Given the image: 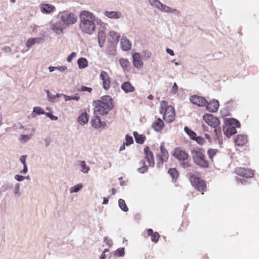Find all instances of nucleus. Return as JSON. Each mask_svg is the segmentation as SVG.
I'll use <instances>...</instances> for the list:
<instances>
[{
    "label": "nucleus",
    "mask_w": 259,
    "mask_h": 259,
    "mask_svg": "<svg viewBox=\"0 0 259 259\" xmlns=\"http://www.w3.org/2000/svg\"><path fill=\"white\" fill-rule=\"evenodd\" d=\"M79 28L82 32L92 34L95 29V17L94 14L87 11H82L79 14Z\"/></svg>",
    "instance_id": "nucleus-1"
},
{
    "label": "nucleus",
    "mask_w": 259,
    "mask_h": 259,
    "mask_svg": "<svg viewBox=\"0 0 259 259\" xmlns=\"http://www.w3.org/2000/svg\"><path fill=\"white\" fill-rule=\"evenodd\" d=\"M94 113L96 115H104L113 107V100L109 96H104L100 100H95L93 103Z\"/></svg>",
    "instance_id": "nucleus-2"
},
{
    "label": "nucleus",
    "mask_w": 259,
    "mask_h": 259,
    "mask_svg": "<svg viewBox=\"0 0 259 259\" xmlns=\"http://www.w3.org/2000/svg\"><path fill=\"white\" fill-rule=\"evenodd\" d=\"M191 153L193 162L198 166L207 168L209 167V162L205 155V151L202 148H195L191 150Z\"/></svg>",
    "instance_id": "nucleus-3"
},
{
    "label": "nucleus",
    "mask_w": 259,
    "mask_h": 259,
    "mask_svg": "<svg viewBox=\"0 0 259 259\" xmlns=\"http://www.w3.org/2000/svg\"><path fill=\"white\" fill-rule=\"evenodd\" d=\"M159 113L163 115V119L166 122L171 123L175 119L176 112L174 107L168 105L165 101L160 102Z\"/></svg>",
    "instance_id": "nucleus-4"
},
{
    "label": "nucleus",
    "mask_w": 259,
    "mask_h": 259,
    "mask_svg": "<svg viewBox=\"0 0 259 259\" xmlns=\"http://www.w3.org/2000/svg\"><path fill=\"white\" fill-rule=\"evenodd\" d=\"M59 15L63 25L66 27L75 24L78 19L74 13L68 11L60 12Z\"/></svg>",
    "instance_id": "nucleus-5"
},
{
    "label": "nucleus",
    "mask_w": 259,
    "mask_h": 259,
    "mask_svg": "<svg viewBox=\"0 0 259 259\" xmlns=\"http://www.w3.org/2000/svg\"><path fill=\"white\" fill-rule=\"evenodd\" d=\"M240 126V123L237 120L233 118L229 119L227 121L225 125L223 126L224 134L227 137H230L237 133L236 128Z\"/></svg>",
    "instance_id": "nucleus-6"
},
{
    "label": "nucleus",
    "mask_w": 259,
    "mask_h": 259,
    "mask_svg": "<svg viewBox=\"0 0 259 259\" xmlns=\"http://www.w3.org/2000/svg\"><path fill=\"white\" fill-rule=\"evenodd\" d=\"M190 181L192 185L201 194H204V192L206 190L207 186L205 181L198 177L195 175H192L190 177Z\"/></svg>",
    "instance_id": "nucleus-7"
},
{
    "label": "nucleus",
    "mask_w": 259,
    "mask_h": 259,
    "mask_svg": "<svg viewBox=\"0 0 259 259\" xmlns=\"http://www.w3.org/2000/svg\"><path fill=\"white\" fill-rule=\"evenodd\" d=\"M234 173L244 179H250L254 177V171L250 168L237 167L234 169Z\"/></svg>",
    "instance_id": "nucleus-8"
},
{
    "label": "nucleus",
    "mask_w": 259,
    "mask_h": 259,
    "mask_svg": "<svg viewBox=\"0 0 259 259\" xmlns=\"http://www.w3.org/2000/svg\"><path fill=\"white\" fill-rule=\"evenodd\" d=\"M203 119L211 127H217L220 124L218 118L210 114H205L203 116Z\"/></svg>",
    "instance_id": "nucleus-9"
},
{
    "label": "nucleus",
    "mask_w": 259,
    "mask_h": 259,
    "mask_svg": "<svg viewBox=\"0 0 259 259\" xmlns=\"http://www.w3.org/2000/svg\"><path fill=\"white\" fill-rule=\"evenodd\" d=\"M144 158L148 162L149 165L153 167L155 164V160L153 153L148 146L144 149Z\"/></svg>",
    "instance_id": "nucleus-10"
},
{
    "label": "nucleus",
    "mask_w": 259,
    "mask_h": 259,
    "mask_svg": "<svg viewBox=\"0 0 259 259\" xmlns=\"http://www.w3.org/2000/svg\"><path fill=\"white\" fill-rule=\"evenodd\" d=\"M160 152L157 155L158 160L162 163L167 161L169 155L167 150L166 149L163 142H161L160 145Z\"/></svg>",
    "instance_id": "nucleus-11"
},
{
    "label": "nucleus",
    "mask_w": 259,
    "mask_h": 259,
    "mask_svg": "<svg viewBox=\"0 0 259 259\" xmlns=\"http://www.w3.org/2000/svg\"><path fill=\"white\" fill-rule=\"evenodd\" d=\"M190 102L193 104L199 107H204L206 105L207 101L204 97L197 95L192 96L190 98Z\"/></svg>",
    "instance_id": "nucleus-12"
},
{
    "label": "nucleus",
    "mask_w": 259,
    "mask_h": 259,
    "mask_svg": "<svg viewBox=\"0 0 259 259\" xmlns=\"http://www.w3.org/2000/svg\"><path fill=\"white\" fill-rule=\"evenodd\" d=\"M173 155L180 161L187 160L189 158L188 154L180 148L175 149Z\"/></svg>",
    "instance_id": "nucleus-13"
},
{
    "label": "nucleus",
    "mask_w": 259,
    "mask_h": 259,
    "mask_svg": "<svg viewBox=\"0 0 259 259\" xmlns=\"http://www.w3.org/2000/svg\"><path fill=\"white\" fill-rule=\"evenodd\" d=\"M100 77L103 81V88L105 90H108L110 87V78L107 72L102 71L101 72Z\"/></svg>",
    "instance_id": "nucleus-14"
},
{
    "label": "nucleus",
    "mask_w": 259,
    "mask_h": 259,
    "mask_svg": "<svg viewBox=\"0 0 259 259\" xmlns=\"http://www.w3.org/2000/svg\"><path fill=\"white\" fill-rule=\"evenodd\" d=\"M205 106L208 111L211 112H215L219 109V103L217 100H212L209 102H207Z\"/></svg>",
    "instance_id": "nucleus-15"
},
{
    "label": "nucleus",
    "mask_w": 259,
    "mask_h": 259,
    "mask_svg": "<svg viewBox=\"0 0 259 259\" xmlns=\"http://www.w3.org/2000/svg\"><path fill=\"white\" fill-rule=\"evenodd\" d=\"M164 126L163 121L160 118H156L155 120L152 123V127L154 131L157 132H161Z\"/></svg>",
    "instance_id": "nucleus-16"
},
{
    "label": "nucleus",
    "mask_w": 259,
    "mask_h": 259,
    "mask_svg": "<svg viewBox=\"0 0 259 259\" xmlns=\"http://www.w3.org/2000/svg\"><path fill=\"white\" fill-rule=\"evenodd\" d=\"M133 64L137 68H141L143 65V63L141 59L140 54L138 53H135L133 55Z\"/></svg>",
    "instance_id": "nucleus-17"
},
{
    "label": "nucleus",
    "mask_w": 259,
    "mask_h": 259,
    "mask_svg": "<svg viewBox=\"0 0 259 259\" xmlns=\"http://www.w3.org/2000/svg\"><path fill=\"white\" fill-rule=\"evenodd\" d=\"M247 141V137L246 135H237L235 140V144L239 146H242L245 145Z\"/></svg>",
    "instance_id": "nucleus-18"
},
{
    "label": "nucleus",
    "mask_w": 259,
    "mask_h": 259,
    "mask_svg": "<svg viewBox=\"0 0 259 259\" xmlns=\"http://www.w3.org/2000/svg\"><path fill=\"white\" fill-rule=\"evenodd\" d=\"M66 27L63 25V23H62L60 22H57L52 24L51 26L52 29L57 33L62 32L63 29Z\"/></svg>",
    "instance_id": "nucleus-19"
},
{
    "label": "nucleus",
    "mask_w": 259,
    "mask_h": 259,
    "mask_svg": "<svg viewBox=\"0 0 259 259\" xmlns=\"http://www.w3.org/2000/svg\"><path fill=\"white\" fill-rule=\"evenodd\" d=\"M147 235L149 236H151V240L152 242L155 243H157L159 241L160 235L157 232H153L151 229H148L147 231Z\"/></svg>",
    "instance_id": "nucleus-20"
},
{
    "label": "nucleus",
    "mask_w": 259,
    "mask_h": 259,
    "mask_svg": "<svg viewBox=\"0 0 259 259\" xmlns=\"http://www.w3.org/2000/svg\"><path fill=\"white\" fill-rule=\"evenodd\" d=\"M121 89L126 93H132L135 91L134 87L130 81H126L121 84Z\"/></svg>",
    "instance_id": "nucleus-21"
},
{
    "label": "nucleus",
    "mask_w": 259,
    "mask_h": 259,
    "mask_svg": "<svg viewBox=\"0 0 259 259\" xmlns=\"http://www.w3.org/2000/svg\"><path fill=\"white\" fill-rule=\"evenodd\" d=\"M55 7L50 4H42L41 7V10L44 13L50 14L55 10Z\"/></svg>",
    "instance_id": "nucleus-22"
},
{
    "label": "nucleus",
    "mask_w": 259,
    "mask_h": 259,
    "mask_svg": "<svg viewBox=\"0 0 259 259\" xmlns=\"http://www.w3.org/2000/svg\"><path fill=\"white\" fill-rule=\"evenodd\" d=\"M120 44L121 48L124 51H128L131 49V42L129 40L124 37L121 38Z\"/></svg>",
    "instance_id": "nucleus-23"
},
{
    "label": "nucleus",
    "mask_w": 259,
    "mask_h": 259,
    "mask_svg": "<svg viewBox=\"0 0 259 259\" xmlns=\"http://www.w3.org/2000/svg\"><path fill=\"white\" fill-rule=\"evenodd\" d=\"M92 124L95 128H100L105 125V123L101 121L99 115H96L95 118L92 120Z\"/></svg>",
    "instance_id": "nucleus-24"
},
{
    "label": "nucleus",
    "mask_w": 259,
    "mask_h": 259,
    "mask_svg": "<svg viewBox=\"0 0 259 259\" xmlns=\"http://www.w3.org/2000/svg\"><path fill=\"white\" fill-rule=\"evenodd\" d=\"M105 15L110 19H119L121 16V13L117 11H106L104 13Z\"/></svg>",
    "instance_id": "nucleus-25"
},
{
    "label": "nucleus",
    "mask_w": 259,
    "mask_h": 259,
    "mask_svg": "<svg viewBox=\"0 0 259 259\" xmlns=\"http://www.w3.org/2000/svg\"><path fill=\"white\" fill-rule=\"evenodd\" d=\"M89 116L86 112H83L79 116L78 121L81 125H84L88 122Z\"/></svg>",
    "instance_id": "nucleus-26"
},
{
    "label": "nucleus",
    "mask_w": 259,
    "mask_h": 259,
    "mask_svg": "<svg viewBox=\"0 0 259 259\" xmlns=\"http://www.w3.org/2000/svg\"><path fill=\"white\" fill-rule=\"evenodd\" d=\"M136 143L142 144L146 140V136L144 135H139L137 132L133 133Z\"/></svg>",
    "instance_id": "nucleus-27"
},
{
    "label": "nucleus",
    "mask_w": 259,
    "mask_h": 259,
    "mask_svg": "<svg viewBox=\"0 0 259 259\" xmlns=\"http://www.w3.org/2000/svg\"><path fill=\"white\" fill-rule=\"evenodd\" d=\"M42 38L38 37V38H30L28 39L26 43V45L28 48L31 47L33 45H34L35 43H39Z\"/></svg>",
    "instance_id": "nucleus-28"
},
{
    "label": "nucleus",
    "mask_w": 259,
    "mask_h": 259,
    "mask_svg": "<svg viewBox=\"0 0 259 259\" xmlns=\"http://www.w3.org/2000/svg\"><path fill=\"white\" fill-rule=\"evenodd\" d=\"M77 63L79 68H84L88 66V61L84 58H79Z\"/></svg>",
    "instance_id": "nucleus-29"
},
{
    "label": "nucleus",
    "mask_w": 259,
    "mask_h": 259,
    "mask_svg": "<svg viewBox=\"0 0 259 259\" xmlns=\"http://www.w3.org/2000/svg\"><path fill=\"white\" fill-rule=\"evenodd\" d=\"M106 39V34L103 31H100L98 33V42L100 46L102 47Z\"/></svg>",
    "instance_id": "nucleus-30"
},
{
    "label": "nucleus",
    "mask_w": 259,
    "mask_h": 259,
    "mask_svg": "<svg viewBox=\"0 0 259 259\" xmlns=\"http://www.w3.org/2000/svg\"><path fill=\"white\" fill-rule=\"evenodd\" d=\"M218 152V150L217 149L210 148L207 150V155L211 161L213 160V157Z\"/></svg>",
    "instance_id": "nucleus-31"
},
{
    "label": "nucleus",
    "mask_w": 259,
    "mask_h": 259,
    "mask_svg": "<svg viewBox=\"0 0 259 259\" xmlns=\"http://www.w3.org/2000/svg\"><path fill=\"white\" fill-rule=\"evenodd\" d=\"M160 10L166 13H174L177 11L176 9H172L170 7H168L163 4H162Z\"/></svg>",
    "instance_id": "nucleus-32"
},
{
    "label": "nucleus",
    "mask_w": 259,
    "mask_h": 259,
    "mask_svg": "<svg viewBox=\"0 0 259 259\" xmlns=\"http://www.w3.org/2000/svg\"><path fill=\"white\" fill-rule=\"evenodd\" d=\"M109 35L112 38V41L114 42L118 41L120 37V34L115 31H111Z\"/></svg>",
    "instance_id": "nucleus-33"
},
{
    "label": "nucleus",
    "mask_w": 259,
    "mask_h": 259,
    "mask_svg": "<svg viewBox=\"0 0 259 259\" xmlns=\"http://www.w3.org/2000/svg\"><path fill=\"white\" fill-rule=\"evenodd\" d=\"M184 130L192 140H194L197 137V134L191 130L189 129L188 127H185Z\"/></svg>",
    "instance_id": "nucleus-34"
},
{
    "label": "nucleus",
    "mask_w": 259,
    "mask_h": 259,
    "mask_svg": "<svg viewBox=\"0 0 259 259\" xmlns=\"http://www.w3.org/2000/svg\"><path fill=\"white\" fill-rule=\"evenodd\" d=\"M119 62L122 67L124 69H127L130 65V62L128 59L125 58H121L119 60Z\"/></svg>",
    "instance_id": "nucleus-35"
},
{
    "label": "nucleus",
    "mask_w": 259,
    "mask_h": 259,
    "mask_svg": "<svg viewBox=\"0 0 259 259\" xmlns=\"http://www.w3.org/2000/svg\"><path fill=\"white\" fill-rule=\"evenodd\" d=\"M118 205L119 207L124 211H127L128 210V208L127 206L126 205V203L124 200L122 199H120L118 200Z\"/></svg>",
    "instance_id": "nucleus-36"
},
{
    "label": "nucleus",
    "mask_w": 259,
    "mask_h": 259,
    "mask_svg": "<svg viewBox=\"0 0 259 259\" xmlns=\"http://www.w3.org/2000/svg\"><path fill=\"white\" fill-rule=\"evenodd\" d=\"M79 164L81 167V170L84 173H87L90 170V167L86 165L84 161H81L79 162Z\"/></svg>",
    "instance_id": "nucleus-37"
},
{
    "label": "nucleus",
    "mask_w": 259,
    "mask_h": 259,
    "mask_svg": "<svg viewBox=\"0 0 259 259\" xmlns=\"http://www.w3.org/2000/svg\"><path fill=\"white\" fill-rule=\"evenodd\" d=\"M150 4L160 10L162 6V3L158 0H149Z\"/></svg>",
    "instance_id": "nucleus-38"
},
{
    "label": "nucleus",
    "mask_w": 259,
    "mask_h": 259,
    "mask_svg": "<svg viewBox=\"0 0 259 259\" xmlns=\"http://www.w3.org/2000/svg\"><path fill=\"white\" fill-rule=\"evenodd\" d=\"M168 173L173 179L177 178L178 176V172L176 168H170L168 171Z\"/></svg>",
    "instance_id": "nucleus-39"
},
{
    "label": "nucleus",
    "mask_w": 259,
    "mask_h": 259,
    "mask_svg": "<svg viewBox=\"0 0 259 259\" xmlns=\"http://www.w3.org/2000/svg\"><path fill=\"white\" fill-rule=\"evenodd\" d=\"M82 185L81 184H77L71 188L70 192H77L82 188Z\"/></svg>",
    "instance_id": "nucleus-40"
},
{
    "label": "nucleus",
    "mask_w": 259,
    "mask_h": 259,
    "mask_svg": "<svg viewBox=\"0 0 259 259\" xmlns=\"http://www.w3.org/2000/svg\"><path fill=\"white\" fill-rule=\"evenodd\" d=\"M115 255L120 257L124 255V249L123 248H119L115 251Z\"/></svg>",
    "instance_id": "nucleus-41"
},
{
    "label": "nucleus",
    "mask_w": 259,
    "mask_h": 259,
    "mask_svg": "<svg viewBox=\"0 0 259 259\" xmlns=\"http://www.w3.org/2000/svg\"><path fill=\"white\" fill-rule=\"evenodd\" d=\"M133 142L134 140L133 137L131 136L126 135L125 137V142L124 144H125L126 146H128L133 144Z\"/></svg>",
    "instance_id": "nucleus-42"
},
{
    "label": "nucleus",
    "mask_w": 259,
    "mask_h": 259,
    "mask_svg": "<svg viewBox=\"0 0 259 259\" xmlns=\"http://www.w3.org/2000/svg\"><path fill=\"white\" fill-rule=\"evenodd\" d=\"M33 112L37 114H43L45 113L44 109L40 107H35L33 108Z\"/></svg>",
    "instance_id": "nucleus-43"
},
{
    "label": "nucleus",
    "mask_w": 259,
    "mask_h": 259,
    "mask_svg": "<svg viewBox=\"0 0 259 259\" xmlns=\"http://www.w3.org/2000/svg\"><path fill=\"white\" fill-rule=\"evenodd\" d=\"M31 137V135H22L20 136V140L22 142H26L29 139H30Z\"/></svg>",
    "instance_id": "nucleus-44"
},
{
    "label": "nucleus",
    "mask_w": 259,
    "mask_h": 259,
    "mask_svg": "<svg viewBox=\"0 0 259 259\" xmlns=\"http://www.w3.org/2000/svg\"><path fill=\"white\" fill-rule=\"evenodd\" d=\"M181 166L184 168H188L191 166V163L189 161H181Z\"/></svg>",
    "instance_id": "nucleus-45"
},
{
    "label": "nucleus",
    "mask_w": 259,
    "mask_h": 259,
    "mask_svg": "<svg viewBox=\"0 0 259 259\" xmlns=\"http://www.w3.org/2000/svg\"><path fill=\"white\" fill-rule=\"evenodd\" d=\"M214 128V132L215 134V136L218 139H220V137H221V130L220 127H219L218 126L217 127H213Z\"/></svg>",
    "instance_id": "nucleus-46"
},
{
    "label": "nucleus",
    "mask_w": 259,
    "mask_h": 259,
    "mask_svg": "<svg viewBox=\"0 0 259 259\" xmlns=\"http://www.w3.org/2000/svg\"><path fill=\"white\" fill-rule=\"evenodd\" d=\"M194 140L199 145H203L205 142L204 138L200 136H197Z\"/></svg>",
    "instance_id": "nucleus-47"
},
{
    "label": "nucleus",
    "mask_w": 259,
    "mask_h": 259,
    "mask_svg": "<svg viewBox=\"0 0 259 259\" xmlns=\"http://www.w3.org/2000/svg\"><path fill=\"white\" fill-rule=\"evenodd\" d=\"M143 166L138 168V171L140 173H144L148 170V167L145 164V162H143Z\"/></svg>",
    "instance_id": "nucleus-48"
},
{
    "label": "nucleus",
    "mask_w": 259,
    "mask_h": 259,
    "mask_svg": "<svg viewBox=\"0 0 259 259\" xmlns=\"http://www.w3.org/2000/svg\"><path fill=\"white\" fill-rule=\"evenodd\" d=\"M178 91V86L177 84L175 82L174 83V85L171 88V92L173 94H176Z\"/></svg>",
    "instance_id": "nucleus-49"
},
{
    "label": "nucleus",
    "mask_w": 259,
    "mask_h": 259,
    "mask_svg": "<svg viewBox=\"0 0 259 259\" xmlns=\"http://www.w3.org/2000/svg\"><path fill=\"white\" fill-rule=\"evenodd\" d=\"M76 56V53L75 52L72 53L70 55H69L67 57V60L69 62H71L72 59L75 57Z\"/></svg>",
    "instance_id": "nucleus-50"
},
{
    "label": "nucleus",
    "mask_w": 259,
    "mask_h": 259,
    "mask_svg": "<svg viewBox=\"0 0 259 259\" xmlns=\"http://www.w3.org/2000/svg\"><path fill=\"white\" fill-rule=\"evenodd\" d=\"M246 179H244V178H238V177H236V181L237 182H238V183H241V184L242 185H244L246 183V180H245Z\"/></svg>",
    "instance_id": "nucleus-51"
},
{
    "label": "nucleus",
    "mask_w": 259,
    "mask_h": 259,
    "mask_svg": "<svg viewBox=\"0 0 259 259\" xmlns=\"http://www.w3.org/2000/svg\"><path fill=\"white\" fill-rule=\"evenodd\" d=\"M15 179L18 181H22L24 179V177L17 175L15 176Z\"/></svg>",
    "instance_id": "nucleus-52"
},
{
    "label": "nucleus",
    "mask_w": 259,
    "mask_h": 259,
    "mask_svg": "<svg viewBox=\"0 0 259 259\" xmlns=\"http://www.w3.org/2000/svg\"><path fill=\"white\" fill-rule=\"evenodd\" d=\"M26 155H22L20 158V160L21 161V162L23 163V165L26 164Z\"/></svg>",
    "instance_id": "nucleus-53"
},
{
    "label": "nucleus",
    "mask_w": 259,
    "mask_h": 259,
    "mask_svg": "<svg viewBox=\"0 0 259 259\" xmlns=\"http://www.w3.org/2000/svg\"><path fill=\"white\" fill-rule=\"evenodd\" d=\"M47 93L50 100L51 101H54L55 99L56 98L55 96L51 95L49 91L47 92Z\"/></svg>",
    "instance_id": "nucleus-54"
},
{
    "label": "nucleus",
    "mask_w": 259,
    "mask_h": 259,
    "mask_svg": "<svg viewBox=\"0 0 259 259\" xmlns=\"http://www.w3.org/2000/svg\"><path fill=\"white\" fill-rule=\"evenodd\" d=\"M82 91H87L89 93H91L92 91V89L91 88H88L86 87H83L81 88Z\"/></svg>",
    "instance_id": "nucleus-55"
},
{
    "label": "nucleus",
    "mask_w": 259,
    "mask_h": 259,
    "mask_svg": "<svg viewBox=\"0 0 259 259\" xmlns=\"http://www.w3.org/2000/svg\"><path fill=\"white\" fill-rule=\"evenodd\" d=\"M166 52L169 54L171 56H174V51L170 49H166Z\"/></svg>",
    "instance_id": "nucleus-56"
},
{
    "label": "nucleus",
    "mask_w": 259,
    "mask_h": 259,
    "mask_svg": "<svg viewBox=\"0 0 259 259\" xmlns=\"http://www.w3.org/2000/svg\"><path fill=\"white\" fill-rule=\"evenodd\" d=\"M104 241L106 242V243L109 245V246L111 245V241L109 239H108L107 238L105 237V239H104Z\"/></svg>",
    "instance_id": "nucleus-57"
},
{
    "label": "nucleus",
    "mask_w": 259,
    "mask_h": 259,
    "mask_svg": "<svg viewBox=\"0 0 259 259\" xmlns=\"http://www.w3.org/2000/svg\"><path fill=\"white\" fill-rule=\"evenodd\" d=\"M24 165L23 169V170L21 172L24 173V174H25L27 171V167L26 164V165Z\"/></svg>",
    "instance_id": "nucleus-58"
},
{
    "label": "nucleus",
    "mask_w": 259,
    "mask_h": 259,
    "mask_svg": "<svg viewBox=\"0 0 259 259\" xmlns=\"http://www.w3.org/2000/svg\"><path fill=\"white\" fill-rule=\"evenodd\" d=\"M66 66H61L60 67H58L57 69L61 71H64L65 69H66Z\"/></svg>",
    "instance_id": "nucleus-59"
},
{
    "label": "nucleus",
    "mask_w": 259,
    "mask_h": 259,
    "mask_svg": "<svg viewBox=\"0 0 259 259\" xmlns=\"http://www.w3.org/2000/svg\"><path fill=\"white\" fill-rule=\"evenodd\" d=\"M79 99V96H71V100H74L78 101Z\"/></svg>",
    "instance_id": "nucleus-60"
},
{
    "label": "nucleus",
    "mask_w": 259,
    "mask_h": 259,
    "mask_svg": "<svg viewBox=\"0 0 259 259\" xmlns=\"http://www.w3.org/2000/svg\"><path fill=\"white\" fill-rule=\"evenodd\" d=\"M57 68H58V67L51 66L49 68V69L50 72H53V71H54Z\"/></svg>",
    "instance_id": "nucleus-61"
},
{
    "label": "nucleus",
    "mask_w": 259,
    "mask_h": 259,
    "mask_svg": "<svg viewBox=\"0 0 259 259\" xmlns=\"http://www.w3.org/2000/svg\"><path fill=\"white\" fill-rule=\"evenodd\" d=\"M108 199L106 197H104V199H103V204H106L108 203Z\"/></svg>",
    "instance_id": "nucleus-62"
},
{
    "label": "nucleus",
    "mask_w": 259,
    "mask_h": 259,
    "mask_svg": "<svg viewBox=\"0 0 259 259\" xmlns=\"http://www.w3.org/2000/svg\"><path fill=\"white\" fill-rule=\"evenodd\" d=\"M64 96L65 100L66 101H69V100H71V97L68 96L67 95H64Z\"/></svg>",
    "instance_id": "nucleus-63"
},
{
    "label": "nucleus",
    "mask_w": 259,
    "mask_h": 259,
    "mask_svg": "<svg viewBox=\"0 0 259 259\" xmlns=\"http://www.w3.org/2000/svg\"><path fill=\"white\" fill-rule=\"evenodd\" d=\"M105 258H106L105 254L104 253V252H102V253L101 254V255L100 257V259H105Z\"/></svg>",
    "instance_id": "nucleus-64"
}]
</instances>
